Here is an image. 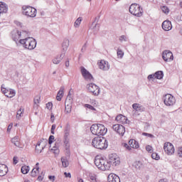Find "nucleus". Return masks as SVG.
Returning <instances> with one entry per match:
<instances>
[{
    "mask_svg": "<svg viewBox=\"0 0 182 182\" xmlns=\"http://www.w3.org/2000/svg\"><path fill=\"white\" fill-rule=\"evenodd\" d=\"M129 146H130L131 149H139V142L134 139H130L129 141Z\"/></svg>",
    "mask_w": 182,
    "mask_h": 182,
    "instance_id": "27",
    "label": "nucleus"
},
{
    "mask_svg": "<svg viewBox=\"0 0 182 182\" xmlns=\"http://www.w3.org/2000/svg\"><path fill=\"white\" fill-rule=\"evenodd\" d=\"M15 23L17 26H20V28H22V23L19 21H15Z\"/></svg>",
    "mask_w": 182,
    "mask_h": 182,
    "instance_id": "62",
    "label": "nucleus"
},
{
    "mask_svg": "<svg viewBox=\"0 0 182 182\" xmlns=\"http://www.w3.org/2000/svg\"><path fill=\"white\" fill-rule=\"evenodd\" d=\"M69 39L65 38L63 40L62 46H63V50L62 52H64V55L66 53V50H68V48H69Z\"/></svg>",
    "mask_w": 182,
    "mask_h": 182,
    "instance_id": "25",
    "label": "nucleus"
},
{
    "mask_svg": "<svg viewBox=\"0 0 182 182\" xmlns=\"http://www.w3.org/2000/svg\"><path fill=\"white\" fill-rule=\"evenodd\" d=\"M55 129H56V124H53L51 127V134H55Z\"/></svg>",
    "mask_w": 182,
    "mask_h": 182,
    "instance_id": "53",
    "label": "nucleus"
},
{
    "mask_svg": "<svg viewBox=\"0 0 182 182\" xmlns=\"http://www.w3.org/2000/svg\"><path fill=\"white\" fill-rule=\"evenodd\" d=\"M61 162H62L63 167L66 168L69 166V161L65 157L61 158Z\"/></svg>",
    "mask_w": 182,
    "mask_h": 182,
    "instance_id": "32",
    "label": "nucleus"
},
{
    "mask_svg": "<svg viewBox=\"0 0 182 182\" xmlns=\"http://www.w3.org/2000/svg\"><path fill=\"white\" fill-rule=\"evenodd\" d=\"M134 167L136 168V170H141L144 166H143V163L141 161H135L133 164Z\"/></svg>",
    "mask_w": 182,
    "mask_h": 182,
    "instance_id": "30",
    "label": "nucleus"
},
{
    "mask_svg": "<svg viewBox=\"0 0 182 182\" xmlns=\"http://www.w3.org/2000/svg\"><path fill=\"white\" fill-rule=\"evenodd\" d=\"M156 79V75H155V74H151V75H149V76H148V79L150 80H151V79Z\"/></svg>",
    "mask_w": 182,
    "mask_h": 182,
    "instance_id": "59",
    "label": "nucleus"
},
{
    "mask_svg": "<svg viewBox=\"0 0 182 182\" xmlns=\"http://www.w3.org/2000/svg\"><path fill=\"white\" fill-rule=\"evenodd\" d=\"M70 132V125H69V124H67L65 125V130H64V133H65L64 137L65 139V141H64V143H65V144H68L67 139L69 136Z\"/></svg>",
    "mask_w": 182,
    "mask_h": 182,
    "instance_id": "24",
    "label": "nucleus"
},
{
    "mask_svg": "<svg viewBox=\"0 0 182 182\" xmlns=\"http://www.w3.org/2000/svg\"><path fill=\"white\" fill-rule=\"evenodd\" d=\"M11 129H12V124H10L8 126L7 132H11Z\"/></svg>",
    "mask_w": 182,
    "mask_h": 182,
    "instance_id": "63",
    "label": "nucleus"
},
{
    "mask_svg": "<svg viewBox=\"0 0 182 182\" xmlns=\"http://www.w3.org/2000/svg\"><path fill=\"white\" fill-rule=\"evenodd\" d=\"M119 41L120 42H123V41L124 42H127V37H126V36H121L119 37Z\"/></svg>",
    "mask_w": 182,
    "mask_h": 182,
    "instance_id": "49",
    "label": "nucleus"
},
{
    "mask_svg": "<svg viewBox=\"0 0 182 182\" xmlns=\"http://www.w3.org/2000/svg\"><path fill=\"white\" fill-rule=\"evenodd\" d=\"M22 112H23V109H22V108H21L20 109H18L17 111V114H16L17 119H19L20 117H22Z\"/></svg>",
    "mask_w": 182,
    "mask_h": 182,
    "instance_id": "43",
    "label": "nucleus"
},
{
    "mask_svg": "<svg viewBox=\"0 0 182 182\" xmlns=\"http://www.w3.org/2000/svg\"><path fill=\"white\" fill-rule=\"evenodd\" d=\"M117 56H119V58H120L122 59V58H123V56H124V53H123V51L122 50H117Z\"/></svg>",
    "mask_w": 182,
    "mask_h": 182,
    "instance_id": "44",
    "label": "nucleus"
},
{
    "mask_svg": "<svg viewBox=\"0 0 182 182\" xmlns=\"http://www.w3.org/2000/svg\"><path fill=\"white\" fill-rule=\"evenodd\" d=\"M87 90L94 95V96H99L100 95V88L95 83H90L87 85Z\"/></svg>",
    "mask_w": 182,
    "mask_h": 182,
    "instance_id": "7",
    "label": "nucleus"
},
{
    "mask_svg": "<svg viewBox=\"0 0 182 182\" xmlns=\"http://www.w3.org/2000/svg\"><path fill=\"white\" fill-rule=\"evenodd\" d=\"M87 48V44L86 43H85L83 46H82V48H81V52L83 53H85V52H86V48Z\"/></svg>",
    "mask_w": 182,
    "mask_h": 182,
    "instance_id": "52",
    "label": "nucleus"
},
{
    "mask_svg": "<svg viewBox=\"0 0 182 182\" xmlns=\"http://www.w3.org/2000/svg\"><path fill=\"white\" fill-rule=\"evenodd\" d=\"M92 144L95 149L105 150L107 149V140L103 136H97L92 139Z\"/></svg>",
    "mask_w": 182,
    "mask_h": 182,
    "instance_id": "1",
    "label": "nucleus"
},
{
    "mask_svg": "<svg viewBox=\"0 0 182 182\" xmlns=\"http://www.w3.org/2000/svg\"><path fill=\"white\" fill-rule=\"evenodd\" d=\"M162 58L165 62H171V60H173L174 56L171 51L166 50L162 53Z\"/></svg>",
    "mask_w": 182,
    "mask_h": 182,
    "instance_id": "13",
    "label": "nucleus"
},
{
    "mask_svg": "<svg viewBox=\"0 0 182 182\" xmlns=\"http://www.w3.org/2000/svg\"><path fill=\"white\" fill-rule=\"evenodd\" d=\"M21 173L23 174H28L29 173V166H23L21 167Z\"/></svg>",
    "mask_w": 182,
    "mask_h": 182,
    "instance_id": "35",
    "label": "nucleus"
},
{
    "mask_svg": "<svg viewBox=\"0 0 182 182\" xmlns=\"http://www.w3.org/2000/svg\"><path fill=\"white\" fill-rule=\"evenodd\" d=\"M22 9L23 14L26 15V16L29 18H35L36 16V9L29 6H23Z\"/></svg>",
    "mask_w": 182,
    "mask_h": 182,
    "instance_id": "6",
    "label": "nucleus"
},
{
    "mask_svg": "<svg viewBox=\"0 0 182 182\" xmlns=\"http://www.w3.org/2000/svg\"><path fill=\"white\" fill-rule=\"evenodd\" d=\"M90 132L95 136H105L107 133V128L102 124H94L90 127Z\"/></svg>",
    "mask_w": 182,
    "mask_h": 182,
    "instance_id": "2",
    "label": "nucleus"
},
{
    "mask_svg": "<svg viewBox=\"0 0 182 182\" xmlns=\"http://www.w3.org/2000/svg\"><path fill=\"white\" fill-rule=\"evenodd\" d=\"M123 147H124L127 150H128L129 151H131L132 148L130 146V145L127 144V143H124L122 144Z\"/></svg>",
    "mask_w": 182,
    "mask_h": 182,
    "instance_id": "45",
    "label": "nucleus"
},
{
    "mask_svg": "<svg viewBox=\"0 0 182 182\" xmlns=\"http://www.w3.org/2000/svg\"><path fill=\"white\" fill-rule=\"evenodd\" d=\"M173 26H171V21H165L162 23V29L164 31H171Z\"/></svg>",
    "mask_w": 182,
    "mask_h": 182,
    "instance_id": "20",
    "label": "nucleus"
},
{
    "mask_svg": "<svg viewBox=\"0 0 182 182\" xmlns=\"http://www.w3.org/2000/svg\"><path fill=\"white\" fill-rule=\"evenodd\" d=\"M53 140H55V136L50 135L48 139V144H52L53 143Z\"/></svg>",
    "mask_w": 182,
    "mask_h": 182,
    "instance_id": "46",
    "label": "nucleus"
},
{
    "mask_svg": "<svg viewBox=\"0 0 182 182\" xmlns=\"http://www.w3.org/2000/svg\"><path fill=\"white\" fill-rule=\"evenodd\" d=\"M82 22V17H79L74 23L75 28H79L80 26V23Z\"/></svg>",
    "mask_w": 182,
    "mask_h": 182,
    "instance_id": "36",
    "label": "nucleus"
},
{
    "mask_svg": "<svg viewBox=\"0 0 182 182\" xmlns=\"http://www.w3.org/2000/svg\"><path fill=\"white\" fill-rule=\"evenodd\" d=\"M11 143H13L16 147H22L21 146V142L19 141V136H14L11 139Z\"/></svg>",
    "mask_w": 182,
    "mask_h": 182,
    "instance_id": "29",
    "label": "nucleus"
},
{
    "mask_svg": "<svg viewBox=\"0 0 182 182\" xmlns=\"http://www.w3.org/2000/svg\"><path fill=\"white\" fill-rule=\"evenodd\" d=\"M115 120L119 122V123H122V124H127V117L124 116L123 114H119L116 117Z\"/></svg>",
    "mask_w": 182,
    "mask_h": 182,
    "instance_id": "18",
    "label": "nucleus"
},
{
    "mask_svg": "<svg viewBox=\"0 0 182 182\" xmlns=\"http://www.w3.org/2000/svg\"><path fill=\"white\" fill-rule=\"evenodd\" d=\"M100 26L97 23H95L94 26H92V29L93 30L94 33H97L99 32V29Z\"/></svg>",
    "mask_w": 182,
    "mask_h": 182,
    "instance_id": "38",
    "label": "nucleus"
},
{
    "mask_svg": "<svg viewBox=\"0 0 182 182\" xmlns=\"http://www.w3.org/2000/svg\"><path fill=\"white\" fill-rule=\"evenodd\" d=\"M19 43L23 45L25 49L33 50L36 48V40L33 38L27 37L19 41Z\"/></svg>",
    "mask_w": 182,
    "mask_h": 182,
    "instance_id": "3",
    "label": "nucleus"
},
{
    "mask_svg": "<svg viewBox=\"0 0 182 182\" xmlns=\"http://www.w3.org/2000/svg\"><path fill=\"white\" fill-rule=\"evenodd\" d=\"M41 102V96H36L34 98V105H39Z\"/></svg>",
    "mask_w": 182,
    "mask_h": 182,
    "instance_id": "41",
    "label": "nucleus"
},
{
    "mask_svg": "<svg viewBox=\"0 0 182 182\" xmlns=\"http://www.w3.org/2000/svg\"><path fill=\"white\" fill-rule=\"evenodd\" d=\"M164 150L168 156L174 154V146L170 142H166L164 145Z\"/></svg>",
    "mask_w": 182,
    "mask_h": 182,
    "instance_id": "11",
    "label": "nucleus"
},
{
    "mask_svg": "<svg viewBox=\"0 0 182 182\" xmlns=\"http://www.w3.org/2000/svg\"><path fill=\"white\" fill-rule=\"evenodd\" d=\"M1 168L4 169L0 172V177L5 176L8 173V167L5 165H1Z\"/></svg>",
    "mask_w": 182,
    "mask_h": 182,
    "instance_id": "33",
    "label": "nucleus"
},
{
    "mask_svg": "<svg viewBox=\"0 0 182 182\" xmlns=\"http://www.w3.org/2000/svg\"><path fill=\"white\" fill-rule=\"evenodd\" d=\"M161 9L164 14H168V12H170V9L166 6L161 7Z\"/></svg>",
    "mask_w": 182,
    "mask_h": 182,
    "instance_id": "39",
    "label": "nucleus"
},
{
    "mask_svg": "<svg viewBox=\"0 0 182 182\" xmlns=\"http://www.w3.org/2000/svg\"><path fill=\"white\" fill-rule=\"evenodd\" d=\"M37 180L38 181H42V180H43V177H42V176H38Z\"/></svg>",
    "mask_w": 182,
    "mask_h": 182,
    "instance_id": "64",
    "label": "nucleus"
},
{
    "mask_svg": "<svg viewBox=\"0 0 182 182\" xmlns=\"http://www.w3.org/2000/svg\"><path fill=\"white\" fill-rule=\"evenodd\" d=\"M90 180L91 182H97L96 181V176L95 175H90Z\"/></svg>",
    "mask_w": 182,
    "mask_h": 182,
    "instance_id": "50",
    "label": "nucleus"
},
{
    "mask_svg": "<svg viewBox=\"0 0 182 182\" xmlns=\"http://www.w3.org/2000/svg\"><path fill=\"white\" fill-rule=\"evenodd\" d=\"M109 164L111 166H119L120 164V158L117 156L116 154H111L109 156Z\"/></svg>",
    "mask_w": 182,
    "mask_h": 182,
    "instance_id": "9",
    "label": "nucleus"
},
{
    "mask_svg": "<svg viewBox=\"0 0 182 182\" xmlns=\"http://www.w3.org/2000/svg\"><path fill=\"white\" fill-rule=\"evenodd\" d=\"M8 12V6L6 4L0 2V15L1 14H6Z\"/></svg>",
    "mask_w": 182,
    "mask_h": 182,
    "instance_id": "26",
    "label": "nucleus"
},
{
    "mask_svg": "<svg viewBox=\"0 0 182 182\" xmlns=\"http://www.w3.org/2000/svg\"><path fill=\"white\" fill-rule=\"evenodd\" d=\"M63 90H65V87H60L56 96V100L58 102H60V100H62V97H63Z\"/></svg>",
    "mask_w": 182,
    "mask_h": 182,
    "instance_id": "28",
    "label": "nucleus"
},
{
    "mask_svg": "<svg viewBox=\"0 0 182 182\" xmlns=\"http://www.w3.org/2000/svg\"><path fill=\"white\" fill-rule=\"evenodd\" d=\"M48 178L50 181H55V176H49Z\"/></svg>",
    "mask_w": 182,
    "mask_h": 182,
    "instance_id": "61",
    "label": "nucleus"
},
{
    "mask_svg": "<svg viewBox=\"0 0 182 182\" xmlns=\"http://www.w3.org/2000/svg\"><path fill=\"white\" fill-rule=\"evenodd\" d=\"M163 100L166 106H173L176 103V99L170 94L165 95L163 97Z\"/></svg>",
    "mask_w": 182,
    "mask_h": 182,
    "instance_id": "8",
    "label": "nucleus"
},
{
    "mask_svg": "<svg viewBox=\"0 0 182 182\" xmlns=\"http://www.w3.org/2000/svg\"><path fill=\"white\" fill-rule=\"evenodd\" d=\"M31 177H36L39 174V163H36L35 167L31 172Z\"/></svg>",
    "mask_w": 182,
    "mask_h": 182,
    "instance_id": "23",
    "label": "nucleus"
},
{
    "mask_svg": "<svg viewBox=\"0 0 182 182\" xmlns=\"http://www.w3.org/2000/svg\"><path fill=\"white\" fill-rule=\"evenodd\" d=\"M46 144H48V139H42L40 141H38L36 146V153L41 154L42 153V150L46 147Z\"/></svg>",
    "mask_w": 182,
    "mask_h": 182,
    "instance_id": "10",
    "label": "nucleus"
},
{
    "mask_svg": "<svg viewBox=\"0 0 182 182\" xmlns=\"http://www.w3.org/2000/svg\"><path fill=\"white\" fill-rule=\"evenodd\" d=\"M112 129L114 130L117 134H119V136H124V133H126V128L122 124H114Z\"/></svg>",
    "mask_w": 182,
    "mask_h": 182,
    "instance_id": "12",
    "label": "nucleus"
},
{
    "mask_svg": "<svg viewBox=\"0 0 182 182\" xmlns=\"http://www.w3.org/2000/svg\"><path fill=\"white\" fill-rule=\"evenodd\" d=\"M155 79H163V77L164 76V74L163 73V71H158L155 73Z\"/></svg>",
    "mask_w": 182,
    "mask_h": 182,
    "instance_id": "34",
    "label": "nucleus"
},
{
    "mask_svg": "<svg viewBox=\"0 0 182 182\" xmlns=\"http://www.w3.org/2000/svg\"><path fill=\"white\" fill-rule=\"evenodd\" d=\"M65 113H66L67 114L69 113H72V104L65 103Z\"/></svg>",
    "mask_w": 182,
    "mask_h": 182,
    "instance_id": "31",
    "label": "nucleus"
},
{
    "mask_svg": "<svg viewBox=\"0 0 182 182\" xmlns=\"http://www.w3.org/2000/svg\"><path fill=\"white\" fill-rule=\"evenodd\" d=\"M21 33V38H26V36H29V32L27 31H23Z\"/></svg>",
    "mask_w": 182,
    "mask_h": 182,
    "instance_id": "42",
    "label": "nucleus"
},
{
    "mask_svg": "<svg viewBox=\"0 0 182 182\" xmlns=\"http://www.w3.org/2000/svg\"><path fill=\"white\" fill-rule=\"evenodd\" d=\"M65 103L72 105L73 103V99L70 97V94H68L65 100Z\"/></svg>",
    "mask_w": 182,
    "mask_h": 182,
    "instance_id": "37",
    "label": "nucleus"
},
{
    "mask_svg": "<svg viewBox=\"0 0 182 182\" xmlns=\"http://www.w3.org/2000/svg\"><path fill=\"white\" fill-rule=\"evenodd\" d=\"M52 150H53V151H54V153H55V154H58L59 153V149H58L57 146H53V149H52Z\"/></svg>",
    "mask_w": 182,
    "mask_h": 182,
    "instance_id": "54",
    "label": "nucleus"
},
{
    "mask_svg": "<svg viewBox=\"0 0 182 182\" xmlns=\"http://www.w3.org/2000/svg\"><path fill=\"white\" fill-rule=\"evenodd\" d=\"M4 85H1V92L2 93H4V95H5V96H6V97H14V96H15V95H16V92H15L14 90L12 89H9L7 90L6 88H5Z\"/></svg>",
    "mask_w": 182,
    "mask_h": 182,
    "instance_id": "14",
    "label": "nucleus"
},
{
    "mask_svg": "<svg viewBox=\"0 0 182 182\" xmlns=\"http://www.w3.org/2000/svg\"><path fill=\"white\" fill-rule=\"evenodd\" d=\"M13 164H18V157L14 156V157L13 158Z\"/></svg>",
    "mask_w": 182,
    "mask_h": 182,
    "instance_id": "58",
    "label": "nucleus"
},
{
    "mask_svg": "<svg viewBox=\"0 0 182 182\" xmlns=\"http://www.w3.org/2000/svg\"><path fill=\"white\" fill-rule=\"evenodd\" d=\"M21 36H22V33L18 30H14L11 31V38L14 42H18L19 39H21Z\"/></svg>",
    "mask_w": 182,
    "mask_h": 182,
    "instance_id": "16",
    "label": "nucleus"
},
{
    "mask_svg": "<svg viewBox=\"0 0 182 182\" xmlns=\"http://www.w3.org/2000/svg\"><path fill=\"white\" fill-rule=\"evenodd\" d=\"M53 106V104H52V102H48L46 104V107L47 109H52V107Z\"/></svg>",
    "mask_w": 182,
    "mask_h": 182,
    "instance_id": "55",
    "label": "nucleus"
},
{
    "mask_svg": "<svg viewBox=\"0 0 182 182\" xmlns=\"http://www.w3.org/2000/svg\"><path fill=\"white\" fill-rule=\"evenodd\" d=\"M64 176H65V177H68V178H72V174H70V173L65 172V173H64Z\"/></svg>",
    "mask_w": 182,
    "mask_h": 182,
    "instance_id": "57",
    "label": "nucleus"
},
{
    "mask_svg": "<svg viewBox=\"0 0 182 182\" xmlns=\"http://www.w3.org/2000/svg\"><path fill=\"white\" fill-rule=\"evenodd\" d=\"M95 164L97 168L102 170V171H106V170H109L110 168V164H109V161H106L103 158H101L100 156H97L95 157Z\"/></svg>",
    "mask_w": 182,
    "mask_h": 182,
    "instance_id": "4",
    "label": "nucleus"
},
{
    "mask_svg": "<svg viewBox=\"0 0 182 182\" xmlns=\"http://www.w3.org/2000/svg\"><path fill=\"white\" fill-rule=\"evenodd\" d=\"M99 68L102 70H109L110 69V65H109V63L105 60H101L99 63Z\"/></svg>",
    "mask_w": 182,
    "mask_h": 182,
    "instance_id": "17",
    "label": "nucleus"
},
{
    "mask_svg": "<svg viewBox=\"0 0 182 182\" xmlns=\"http://www.w3.org/2000/svg\"><path fill=\"white\" fill-rule=\"evenodd\" d=\"M108 182H120V178L114 174L110 173L107 177Z\"/></svg>",
    "mask_w": 182,
    "mask_h": 182,
    "instance_id": "19",
    "label": "nucleus"
},
{
    "mask_svg": "<svg viewBox=\"0 0 182 182\" xmlns=\"http://www.w3.org/2000/svg\"><path fill=\"white\" fill-rule=\"evenodd\" d=\"M65 58V52H62L60 55H58L53 60L54 65H59L62 62V59Z\"/></svg>",
    "mask_w": 182,
    "mask_h": 182,
    "instance_id": "22",
    "label": "nucleus"
},
{
    "mask_svg": "<svg viewBox=\"0 0 182 182\" xmlns=\"http://www.w3.org/2000/svg\"><path fill=\"white\" fill-rule=\"evenodd\" d=\"M85 107H87V109H90V110H96L95 107H93V106L89 105V104H85Z\"/></svg>",
    "mask_w": 182,
    "mask_h": 182,
    "instance_id": "47",
    "label": "nucleus"
},
{
    "mask_svg": "<svg viewBox=\"0 0 182 182\" xmlns=\"http://www.w3.org/2000/svg\"><path fill=\"white\" fill-rule=\"evenodd\" d=\"M50 122L51 123H53L55 122V115L53 114H51L50 115Z\"/></svg>",
    "mask_w": 182,
    "mask_h": 182,
    "instance_id": "60",
    "label": "nucleus"
},
{
    "mask_svg": "<svg viewBox=\"0 0 182 182\" xmlns=\"http://www.w3.org/2000/svg\"><path fill=\"white\" fill-rule=\"evenodd\" d=\"M178 154L179 157H182V147L178 148Z\"/></svg>",
    "mask_w": 182,
    "mask_h": 182,
    "instance_id": "56",
    "label": "nucleus"
},
{
    "mask_svg": "<svg viewBox=\"0 0 182 182\" xmlns=\"http://www.w3.org/2000/svg\"><path fill=\"white\" fill-rule=\"evenodd\" d=\"M146 150L149 153H153V147L151 146H150V145L146 146Z\"/></svg>",
    "mask_w": 182,
    "mask_h": 182,
    "instance_id": "48",
    "label": "nucleus"
},
{
    "mask_svg": "<svg viewBox=\"0 0 182 182\" xmlns=\"http://www.w3.org/2000/svg\"><path fill=\"white\" fill-rule=\"evenodd\" d=\"M142 135L147 136L148 137H150L151 139H153V137H154V135H153L151 134L146 133V132L142 133Z\"/></svg>",
    "mask_w": 182,
    "mask_h": 182,
    "instance_id": "51",
    "label": "nucleus"
},
{
    "mask_svg": "<svg viewBox=\"0 0 182 182\" xmlns=\"http://www.w3.org/2000/svg\"><path fill=\"white\" fill-rule=\"evenodd\" d=\"M132 108L135 112H137L138 113H141V112H144L145 108L141 106V105L138 103H134L132 105Z\"/></svg>",
    "mask_w": 182,
    "mask_h": 182,
    "instance_id": "21",
    "label": "nucleus"
},
{
    "mask_svg": "<svg viewBox=\"0 0 182 182\" xmlns=\"http://www.w3.org/2000/svg\"><path fill=\"white\" fill-rule=\"evenodd\" d=\"M81 73L85 80H93V75H92V74H90L85 67H81Z\"/></svg>",
    "mask_w": 182,
    "mask_h": 182,
    "instance_id": "15",
    "label": "nucleus"
},
{
    "mask_svg": "<svg viewBox=\"0 0 182 182\" xmlns=\"http://www.w3.org/2000/svg\"><path fill=\"white\" fill-rule=\"evenodd\" d=\"M151 157L154 160H160V156L157 153H153Z\"/></svg>",
    "mask_w": 182,
    "mask_h": 182,
    "instance_id": "40",
    "label": "nucleus"
},
{
    "mask_svg": "<svg viewBox=\"0 0 182 182\" xmlns=\"http://www.w3.org/2000/svg\"><path fill=\"white\" fill-rule=\"evenodd\" d=\"M129 12L134 16H137L140 18V16H143V9H141L140 5L137 4H132L129 6Z\"/></svg>",
    "mask_w": 182,
    "mask_h": 182,
    "instance_id": "5",
    "label": "nucleus"
}]
</instances>
